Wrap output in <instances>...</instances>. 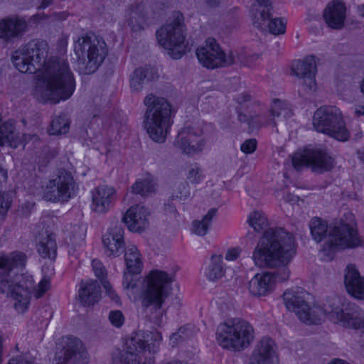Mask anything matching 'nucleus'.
Masks as SVG:
<instances>
[{"mask_svg":"<svg viewBox=\"0 0 364 364\" xmlns=\"http://www.w3.org/2000/svg\"><path fill=\"white\" fill-rule=\"evenodd\" d=\"M202 134L199 126L187 124L178 132L175 144L187 154L196 153L201 151L203 146Z\"/></svg>","mask_w":364,"mask_h":364,"instance_id":"obj_20","label":"nucleus"},{"mask_svg":"<svg viewBox=\"0 0 364 364\" xmlns=\"http://www.w3.org/2000/svg\"><path fill=\"white\" fill-rule=\"evenodd\" d=\"M217 211L216 208H211L201 220H194L193 222L192 232L198 236L206 235L213 219L217 215Z\"/></svg>","mask_w":364,"mask_h":364,"instance_id":"obj_34","label":"nucleus"},{"mask_svg":"<svg viewBox=\"0 0 364 364\" xmlns=\"http://www.w3.org/2000/svg\"><path fill=\"white\" fill-rule=\"evenodd\" d=\"M296 253L295 240L284 228H269L264 231L252 253L255 265L280 268L274 272L255 274L249 282V291L255 296L272 292L276 282L287 281L290 271L287 267Z\"/></svg>","mask_w":364,"mask_h":364,"instance_id":"obj_2","label":"nucleus"},{"mask_svg":"<svg viewBox=\"0 0 364 364\" xmlns=\"http://www.w3.org/2000/svg\"><path fill=\"white\" fill-rule=\"evenodd\" d=\"M124 228L121 223L109 228L102 237L104 247L109 252V256L118 257L125 250L124 240Z\"/></svg>","mask_w":364,"mask_h":364,"instance_id":"obj_24","label":"nucleus"},{"mask_svg":"<svg viewBox=\"0 0 364 364\" xmlns=\"http://www.w3.org/2000/svg\"><path fill=\"white\" fill-rule=\"evenodd\" d=\"M207 3L211 6H215L219 4V0H207Z\"/></svg>","mask_w":364,"mask_h":364,"instance_id":"obj_61","label":"nucleus"},{"mask_svg":"<svg viewBox=\"0 0 364 364\" xmlns=\"http://www.w3.org/2000/svg\"><path fill=\"white\" fill-rule=\"evenodd\" d=\"M225 275L222 255H213L208 266L206 277L210 281L218 280Z\"/></svg>","mask_w":364,"mask_h":364,"instance_id":"obj_36","label":"nucleus"},{"mask_svg":"<svg viewBox=\"0 0 364 364\" xmlns=\"http://www.w3.org/2000/svg\"><path fill=\"white\" fill-rule=\"evenodd\" d=\"M26 263V256L21 252H13L9 255L0 257V292L15 300L14 308L19 313H24L30 304L33 292L36 299L42 297L50 287L49 278L43 277L35 286L32 275L16 274L11 276L15 268H23Z\"/></svg>","mask_w":364,"mask_h":364,"instance_id":"obj_4","label":"nucleus"},{"mask_svg":"<svg viewBox=\"0 0 364 364\" xmlns=\"http://www.w3.org/2000/svg\"><path fill=\"white\" fill-rule=\"evenodd\" d=\"M92 270L95 276L102 282L105 280L107 270L103 264L99 259H95L92 261Z\"/></svg>","mask_w":364,"mask_h":364,"instance_id":"obj_44","label":"nucleus"},{"mask_svg":"<svg viewBox=\"0 0 364 364\" xmlns=\"http://www.w3.org/2000/svg\"><path fill=\"white\" fill-rule=\"evenodd\" d=\"M109 320L113 326L119 328L124 323V318L121 311L115 310L109 312Z\"/></svg>","mask_w":364,"mask_h":364,"instance_id":"obj_47","label":"nucleus"},{"mask_svg":"<svg viewBox=\"0 0 364 364\" xmlns=\"http://www.w3.org/2000/svg\"><path fill=\"white\" fill-rule=\"evenodd\" d=\"M264 0H257L252 6L251 17L255 27L274 35L284 33L286 22L280 18H272V4H267Z\"/></svg>","mask_w":364,"mask_h":364,"instance_id":"obj_15","label":"nucleus"},{"mask_svg":"<svg viewBox=\"0 0 364 364\" xmlns=\"http://www.w3.org/2000/svg\"><path fill=\"white\" fill-rule=\"evenodd\" d=\"M250 364H278L274 341L263 338L252 355Z\"/></svg>","mask_w":364,"mask_h":364,"instance_id":"obj_25","label":"nucleus"},{"mask_svg":"<svg viewBox=\"0 0 364 364\" xmlns=\"http://www.w3.org/2000/svg\"><path fill=\"white\" fill-rule=\"evenodd\" d=\"M153 69L151 68H136L130 75V87L135 92H139L143 88V85L154 77Z\"/></svg>","mask_w":364,"mask_h":364,"instance_id":"obj_32","label":"nucleus"},{"mask_svg":"<svg viewBox=\"0 0 364 364\" xmlns=\"http://www.w3.org/2000/svg\"><path fill=\"white\" fill-rule=\"evenodd\" d=\"M203 178L202 170L196 165L193 166L189 169L187 178L191 183L198 184Z\"/></svg>","mask_w":364,"mask_h":364,"instance_id":"obj_45","label":"nucleus"},{"mask_svg":"<svg viewBox=\"0 0 364 364\" xmlns=\"http://www.w3.org/2000/svg\"><path fill=\"white\" fill-rule=\"evenodd\" d=\"M250 95L247 94L242 95L239 96L237 99V101L239 104L242 105L250 100Z\"/></svg>","mask_w":364,"mask_h":364,"instance_id":"obj_55","label":"nucleus"},{"mask_svg":"<svg viewBox=\"0 0 364 364\" xmlns=\"http://www.w3.org/2000/svg\"><path fill=\"white\" fill-rule=\"evenodd\" d=\"M102 286L105 288L106 293L110 297V299L117 304H121L119 296L116 294L115 291L112 289L111 284L107 281L102 282Z\"/></svg>","mask_w":364,"mask_h":364,"instance_id":"obj_49","label":"nucleus"},{"mask_svg":"<svg viewBox=\"0 0 364 364\" xmlns=\"http://www.w3.org/2000/svg\"><path fill=\"white\" fill-rule=\"evenodd\" d=\"M247 223L255 230L259 232L268 227V220L263 213L254 211L248 217Z\"/></svg>","mask_w":364,"mask_h":364,"instance_id":"obj_38","label":"nucleus"},{"mask_svg":"<svg viewBox=\"0 0 364 364\" xmlns=\"http://www.w3.org/2000/svg\"><path fill=\"white\" fill-rule=\"evenodd\" d=\"M100 286L96 280L80 283L78 298L82 305L84 306H93L100 301Z\"/></svg>","mask_w":364,"mask_h":364,"instance_id":"obj_26","label":"nucleus"},{"mask_svg":"<svg viewBox=\"0 0 364 364\" xmlns=\"http://www.w3.org/2000/svg\"><path fill=\"white\" fill-rule=\"evenodd\" d=\"M49 46L43 40L33 39L12 55L14 67L23 73L34 74L43 68L36 82L33 95L41 102L56 104L68 100L75 89V80L68 63L58 58L46 60Z\"/></svg>","mask_w":364,"mask_h":364,"instance_id":"obj_1","label":"nucleus"},{"mask_svg":"<svg viewBox=\"0 0 364 364\" xmlns=\"http://www.w3.org/2000/svg\"><path fill=\"white\" fill-rule=\"evenodd\" d=\"M137 274H132L128 272L127 269H125L124 272L123 282L122 285L124 289H133L136 287V282L134 279V276Z\"/></svg>","mask_w":364,"mask_h":364,"instance_id":"obj_48","label":"nucleus"},{"mask_svg":"<svg viewBox=\"0 0 364 364\" xmlns=\"http://www.w3.org/2000/svg\"><path fill=\"white\" fill-rule=\"evenodd\" d=\"M345 285L348 293L357 297L364 285V278L360 277L354 264H348L345 270Z\"/></svg>","mask_w":364,"mask_h":364,"instance_id":"obj_29","label":"nucleus"},{"mask_svg":"<svg viewBox=\"0 0 364 364\" xmlns=\"http://www.w3.org/2000/svg\"><path fill=\"white\" fill-rule=\"evenodd\" d=\"M7 364H34V363L23 355H18L11 358Z\"/></svg>","mask_w":364,"mask_h":364,"instance_id":"obj_51","label":"nucleus"},{"mask_svg":"<svg viewBox=\"0 0 364 364\" xmlns=\"http://www.w3.org/2000/svg\"><path fill=\"white\" fill-rule=\"evenodd\" d=\"M328 364H349V363L343 360L337 358V359H334V360H331Z\"/></svg>","mask_w":364,"mask_h":364,"instance_id":"obj_59","label":"nucleus"},{"mask_svg":"<svg viewBox=\"0 0 364 364\" xmlns=\"http://www.w3.org/2000/svg\"><path fill=\"white\" fill-rule=\"evenodd\" d=\"M292 72L297 77L298 92L300 95L309 94L316 90L315 75L316 65L314 55L297 60L292 65Z\"/></svg>","mask_w":364,"mask_h":364,"instance_id":"obj_17","label":"nucleus"},{"mask_svg":"<svg viewBox=\"0 0 364 364\" xmlns=\"http://www.w3.org/2000/svg\"><path fill=\"white\" fill-rule=\"evenodd\" d=\"M85 231L79 226L74 227L73 235L70 237V242L75 247L81 246L85 240Z\"/></svg>","mask_w":364,"mask_h":364,"instance_id":"obj_42","label":"nucleus"},{"mask_svg":"<svg viewBox=\"0 0 364 364\" xmlns=\"http://www.w3.org/2000/svg\"><path fill=\"white\" fill-rule=\"evenodd\" d=\"M257 148V140L255 139H250L245 141L242 144L240 149L245 154L253 153Z\"/></svg>","mask_w":364,"mask_h":364,"instance_id":"obj_50","label":"nucleus"},{"mask_svg":"<svg viewBox=\"0 0 364 364\" xmlns=\"http://www.w3.org/2000/svg\"><path fill=\"white\" fill-rule=\"evenodd\" d=\"M34 204L31 203H25L21 205V214L23 216H27L29 215L31 210L33 208Z\"/></svg>","mask_w":364,"mask_h":364,"instance_id":"obj_53","label":"nucleus"},{"mask_svg":"<svg viewBox=\"0 0 364 364\" xmlns=\"http://www.w3.org/2000/svg\"><path fill=\"white\" fill-rule=\"evenodd\" d=\"M28 21L26 16L17 14L0 19V40L7 43L21 38L28 31Z\"/></svg>","mask_w":364,"mask_h":364,"instance_id":"obj_19","label":"nucleus"},{"mask_svg":"<svg viewBox=\"0 0 364 364\" xmlns=\"http://www.w3.org/2000/svg\"><path fill=\"white\" fill-rule=\"evenodd\" d=\"M346 7L342 0L330 1L323 11V18L328 27L340 30L344 26Z\"/></svg>","mask_w":364,"mask_h":364,"instance_id":"obj_23","label":"nucleus"},{"mask_svg":"<svg viewBox=\"0 0 364 364\" xmlns=\"http://www.w3.org/2000/svg\"><path fill=\"white\" fill-rule=\"evenodd\" d=\"M69 129L70 122L63 113L52 120L48 132L50 135L64 134L68 132Z\"/></svg>","mask_w":364,"mask_h":364,"instance_id":"obj_37","label":"nucleus"},{"mask_svg":"<svg viewBox=\"0 0 364 364\" xmlns=\"http://www.w3.org/2000/svg\"><path fill=\"white\" fill-rule=\"evenodd\" d=\"M357 154L358 159L364 163V151H358Z\"/></svg>","mask_w":364,"mask_h":364,"instance_id":"obj_62","label":"nucleus"},{"mask_svg":"<svg viewBox=\"0 0 364 364\" xmlns=\"http://www.w3.org/2000/svg\"><path fill=\"white\" fill-rule=\"evenodd\" d=\"M160 340H161V336L159 333H157V334L155 336L154 341H159Z\"/></svg>","mask_w":364,"mask_h":364,"instance_id":"obj_63","label":"nucleus"},{"mask_svg":"<svg viewBox=\"0 0 364 364\" xmlns=\"http://www.w3.org/2000/svg\"><path fill=\"white\" fill-rule=\"evenodd\" d=\"M287 202L294 203L298 201V197L291 193H287L284 197Z\"/></svg>","mask_w":364,"mask_h":364,"instance_id":"obj_56","label":"nucleus"},{"mask_svg":"<svg viewBox=\"0 0 364 364\" xmlns=\"http://www.w3.org/2000/svg\"><path fill=\"white\" fill-rule=\"evenodd\" d=\"M62 349L56 353L57 364H87V353L80 339L64 337L61 341Z\"/></svg>","mask_w":364,"mask_h":364,"instance_id":"obj_18","label":"nucleus"},{"mask_svg":"<svg viewBox=\"0 0 364 364\" xmlns=\"http://www.w3.org/2000/svg\"><path fill=\"white\" fill-rule=\"evenodd\" d=\"M237 118L240 122H247L250 126V112H248V114H243L241 112H238Z\"/></svg>","mask_w":364,"mask_h":364,"instance_id":"obj_54","label":"nucleus"},{"mask_svg":"<svg viewBox=\"0 0 364 364\" xmlns=\"http://www.w3.org/2000/svg\"><path fill=\"white\" fill-rule=\"evenodd\" d=\"M254 110L250 111V132L257 131L263 127H277V120L271 115V109L268 113L262 112L260 105L255 102L252 105Z\"/></svg>","mask_w":364,"mask_h":364,"instance_id":"obj_27","label":"nucleus"},{"mask_svg":"<svg viewBox=\"0 0 364 364\" xmlns=\"http://www.w3.org/2000/svg\"><path fill=\"white\" fill-rule=\"evenodd\" d=\"M313 125L318 132L327 134L340 141L350 138L342 114L335 106H323L317 109L313 117Z\"/></svg>","mask_w":364,"mask_h":364,"instance_id":"obj_10","label":"nucleus"},{"mask_svg":"<svg viewBox=\"0 0 364 364\" xmlns=\"http://www.w3.org/2000/svg\"><path fill=\"white\" fill-rule=\"evenodd\" d=\"M345 285L348 293L357 297L364 285V278L360 277L354 264H348L345 270Z\"/></svg>","mask_w":364,"mask_h":364,"instance_id":"obj_30","label":"nucleus"},{"mask_svg":"<svg viewBox=\"0 0 364 364\" xmlns=\"http://www.w3.org/2000/svg\"><path fill=\"white\" fill-rule=\"evenodd\" d=\"M91 210L97 214L107 213L114 205L117 199V190L111 186H97L91 191Z\"/></svg>","mask_w":364,"mask_h":364,"instance_id":"obj_21","label":"nucleus"},{"mask_svg":"<svg viewBox=\"0 0 364 364\" xmlns=\"http://www.w3.org/2000/svg\"><path fill=\"white\" fill-rule=\"evenodd\" d=\"M173 281V276L161 270H152L144 279V288L141 294V306L146 316L157 326L162 323L164 314L162 306L171 293V284Z\"/></svg>","mask_w":364,"mask_h":364,"instance_id":"obj_6","label":"nucleus"},{"mask_svg":"<svg viewBox=\"0 0 364 364\" xmlns=\"http://www.w3.org/2000/svg\"><path fill=\"white\" fill-rule=\"evenodd\" d=\"M292 165L297 171L311 166L317 173L330 171L333 167L334 160L328 153L319 149H305L296 151L292 156Z\"/></svg>","mask_w":364,"mask_h":364,"instance_id":"obj_13","label":"nucleus"},{"mask_svg":"<svg viewBox=\"0 0 364 364\" xmlns=\"http://www.w3.org/2000/svg\"><path fill=\"white\" fill-rule=\"evenodd\" d=\"M240 250L239 248H232L228 251L225 259L227 260L233 261L235 260L240 255Z\"/></svg>","mask_w":364,"mask_h":364,"instance_id":"obj_52","label":"nucleus"},{"mask_svg":"<svg viewBox=\"0 0 364 364\" xmlns=\"http://www.w3.org/2000/svg\"><path fill=\"white\" fill-rule=\"evenodd\" d=\"M77 192L75 181L70 172L62 168L56 177L43 187V198L51 202H68Z\"/></svg>","mask_w":364,"mask_h":364,"instance_id":"obj_12","label":"nucleus"},{"mask_svg":"<svg viewBox=\"0 0 364 364\" xmlns=\"http://www.w3.org/2000/svg\"><path fill=\"white\" fill-rule=\"evenodd\" d=\"M233 52L235 53V58L236 60L234 63H239L245 66H251L252 63L259 58V55L257 54H254L247 57L242 52L240 53H238L237 51Z\"/></svg>","mask_w":364,"mask_h":364,"instance_id":"obj_43","label":"nucleus"},{"mask_svg":"<svg viewBox=\"0 0 364 364\" xmlns=\"http://www.w3.org/2000/svg\"><path fill=\"white\" fill-rule=\"evenodd\" d=\"M271 115L274 117L276 120L279 119L281 117L287 119L290 118L293 115V113L286 103L278 99H275L273 100L271 106Z\"/></svg>","mask_w":364,"mask_h":364,"instance_id":"obj_39","label":"nucleus"},{"mask_svg":"<svg viewBox=\"0 0 364 364\" xmlns=\"http://www.w3.org/2000/svg\"><path fill=\"white\" fill-rule=\"evenodd\" d=\"M53 0H43L41 6H39V8L41 9H45L46 7H48L49 5H50L52 4Z\"/></svg>","mask_w":364,"mask_h":364,"instance_id":"obj_58","label":"nucleus"},{"mask_svg":"<svg viewBox=\"0 0 364 364\" xmlns=\"http://www.w3.org/2000/svg\"><path fill=\"white\" fill-rule=\"evenodd\" d=\"M74 50L79 72L84 75L95 73L108 53L105 41L93 33L79 37L75 42Z\"/></svg>","mask_w":364,"mask_h":364,"instance_id":"obj_8","label":"nucleus"},{"mask_svg":"<svg viewBox=\"0 0 364 364\" xmlns=\"http://www.w3.org/2000/svg\"><path fill=\"white\" fill-rule=\"evenodd\" d=\"M184 17L181 12H175L173 19L156 31L159 43L169 50L174 59L181 58L185 53L183 44L186 38Z\"/></svg>","mask_w":364,"mask_h":364,"instance_id":"obj_11","label":"nucleus"},{"mask_svg":"<svg viewBox=\"0 0 364 364\" xmlns=\"http://www.w3.org/2000/svg\"><path fill=\"white\" fill-rule=\"evenodd\" d=\"M216 339L220 346L234 350L247 347L254 339V330L245 320L234 318L218 325Z\"/></svg>","mask_w":364,"mask_h":364,"instance_id":"obj_9","label":"nucleus"},{"mask_svg":"<svg viewBox=\"0 0 364 364\" xmlns=\"http://www.w3.org/2000/svg\"><path fill=\"white\" fill-rule=\"evenodd\" d=\"M196 55L200 64L209 69L230 66L236 61L232 50L225 53L216 41L211 38L205 41L203 46L196 50Z\"/></svg>","mask_w":364,"mask_h":364,"instance_id":"obj_14","label":"nucleus"},{"mask_svg":"<svg viewBox=\"0 0 364 364\" xmlns=\"http://www.w3.org/2000/svg\"><path fill=\"white\" fill-rule=\"evenodd\" d=\"M39 17L38 15H33L30 18V20L35 21L36 19H38Z\"/></svg>","mask_w":364,"mask_h":364,"instance_id":"obj_64","label":"nucleus"},{"mask_svg":"<svg viewBox=\"0 0 364 364\" xmlns=\"http://www.w3.org/2000/svg\"><path fill=\"white\" fill-rule=\"evenodd\" d=\"M124 252L126 269L132 274H140L143 269V262L137 247L130 245Z\"/></svg>","mask_w":364,"mask_h":364,"instance_id":"obj_31","label":"nucleus"},{"mask_svg":"<svg viewBox=\"0 0 364 364\" xmlns=\"http://www.w3.org/2000/svg\"><path fill=\"white\" fill-rule=\"evenodd\" d=\"M175 200H177L175 199L173 196H170L166 200V202L164 203V213L166 215L173 218H176L178 215L176 204L174 203Z\"/></svg>","mask_w":364,"mask_h":364,"instance_id":"obj_46","label":"nucleus"},{"mask_svg":"<svg viewBox=\"0 0 364 364\" xmlns=\"http://www.w3.org/2000/svg\"><path fill=\"white\" fill-rule=\"evenodd\" d=\"M127 350L121 355V360L123 364H151L154 361V357L149 356L147 360L146 354L152 355L157 351L155 343L147 344L145 340L139 336H135L129 339L126 343Z\"/></svg>","mask_w":364,"mask_h":364,"instance_id":"obj_16","label":"nucleus"},{"mask_svg":"<svg viewBox=\"0 0 364 364\" xmlns=\"http://www.w3.org/2000/svg\"><path fill=\"white\" fill-rule=\"evenodd\" d=\"M155 191L154 183L147 179L136 181L132 186V192L146 196Z\"/></svg>","mask_w":364,"mask_h":364,"instance_id":"obj_40","label":"nucleus"},{"mask_svg":"<svg viewBox=\"0 0 364 364\" xmlns=\"http://www.w3.org/2000/svg\"><path fill=\"white\" fill-rule=\"evenodd\" d=\"M345 285L348 293L357 297L364 285V278L360 277L354 264H348L345 270Z\"/></svg>","mask_w":364,"mask_h":364,"instance_id":"obj_28","label":"nucleus"},{"mask_svg":"<svg viewBox=\"0 0 364 364\" xmlns=\"http://www.w3.org/2000/svg\"><path fill=\"white\" fill-rule=\"evenodd\" d=\"M190 189L188 183H180L173 191L171 196L177 200H185L190 196Z\"/></svg>","mask_w":364,"mask_h":364,"instance_id":"obj_41","label":"nucleus"},{"mask_svg":"<svg viewBox=\"0 0 364 364\" xmlns=\"http://www.w3.org/2000/svg\"><path fill=\"white\" fill-rule=\"evenodd\" d=\"M357 9L359 15L364 18V4L358 6Z\"/></svg>","mask_w":364,"mask_h":364,"instance_id":"obj_60","label":"nucleus"},{"mask_svg":"<svg viewBox=\"0 0 364 364\" xmlns=\"http://www.w3.org/2000/svg\"><path fill=\"white\" fill-rule=\"evenodd\" d=\"M355 114L358 116H364V106L360 105L355 109Z\"/></svg>","mask_w":364,"mask_h":364,"instance_id":"obj_57","label":"nucleus"},{"mask_svg":"<svg viewBox=\"0 0 364 364\" xmlns=\"http://www.w3.org/2000/svg\"><path fill=\"white\" fill-rule=\"evenodd\" d=\"M309 228L311 236L316 242L326 238L321 252L329 260L333 258L334 254L339 250L362 245V240L358 236L357 230L348 224L342 223L328 230L326 221L316 217L311 220Z\"/></svg>","mask_w":364,"mask_h":364,"instance_id":"obj_5","label":"nucleus"},{"mask_svg":"<svg viewBox=\"0 0 364 364\" xmlns=\"http://www.w3.org/2000/svg\"><path fill=\"white\" fill-rule=\"evenodd\" d=\"M309 294L302 289L287 291L283 299L287 309L295 313L299 320L306 324H318L328 316L334 323L355 329L363 328L364 333V311L355 304L340 309L334 303L310 306L306 296Z\"/></svg>","mask_w":364,"mask_h":364,"instance_id":"obj_3","label":"nucleus"},{"mask_svg":"<svg viewBox=\"0 0 364 364\" xmlns=\"http://www.w3.org/2000/svg\"><path fill=\"white\" fill-rule=\"evenodd\" d=\"M146 106L144 125L149 137L155 142L166 141L173 124L172 109L168 101L149 94L144 100Z\"/></svg>","mask_w":364,"mask_h":364,"instance_id":"obj_7","label":"nucleus"},{"mask_svg":"<svg viewBox=\"0 0 364 364\" xmlns=\"http://www.w3.org/2000/svg\"><path fill=\"white\" fill-rule=\"evenodd\" d=\"M37 250L43 258L54 259L57 254V244L55 236L46 232L37 244Z\"/></svg>","mask_w":364,"mask_h":364,"instance_id":"obj_33","label":"nucleus"},{"mask_svg":"<svg viewBox=\"0 0 364 364\" xmlns=\"http://www.w3.org/2000/svg\"><path fill=\"white\" fill-rule=\"evenodd\" d=\"M16 135L13 122H6L0 126V145L16 146Z\"/></svg>","mask_w":364,"mask_h":364,"instance_id":"obj_35","label":"nucleus"},{"mask_svg":"<svg viewBox=\"0 0 364 364\" xmlns=\"http://www.w3.org/2000/svg\"><path fill=\"white\" fill-rule=\"evenodd\" d=\"M149 212L146 208L136 205L127 210L122 221L130 231L141 232L149 227Z\"/></svg>","mask_w":364,"mask_h":364,"instance_id":"obj_22","label":"nucleus"}]
</instances>
